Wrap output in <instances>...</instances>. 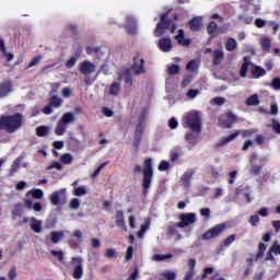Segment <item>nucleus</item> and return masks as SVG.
<instances>
[{
  "label": "nucleus",
  "mask_w": 280,
  "mask_h": 280,
  "mask_svg": "<svg viewBox=\"0 0 280 280\" xmlns=\"http://www.w3.org/2000/svg\"><path fill=\"white\" fill-rule=\"evenodd\" d=\"M23 126V115L15 114L14 116H1L0 117V130H7V132H16Z\"/></svg>",
  "instance_id": "nucleus-1"
},
{
  "label": "nucleus",
  "mask_w": 280,
  "mask_h": 280,
  "mask_svg": "<svg viewBox=\"0 0 280 280\" xmlns=\"http://www.w3.org/2000/svg\"><path fill=\"white\" fill-rule=\"evenodd\" d=\"M182 126L189 128L191 132H200L202 129V117L197 110L188 112L182 119Z\"/></svg>",
  "instance_id": "nucleus-2"
},
{
  "label": "nucleus",
  "mask_w": 280,
  "mask_h": 280,
  "mask_svg": "<svg viewBox=\"0 0 280 280\" xmlns=\"http://www.w3.org/2000/svg\"><path fill=\"white\" fill-rule=\"evenodd\" d=\"M75 121V115L73 113H66L62 115L61 119L57 122V128L55 130L56 135L58 137H62L67 132V126L69 124H73Z\"/></svg>",
  "instance_id": "nucleus-3"
},
{
  "label": "nucleus",
  "mask_w": 280,
  "mask_h": 280,
  "mask_svg": "<svg viewBox=\"0 0 280 280\" xmlns=\"http://www.w3.org/2000/svg\"><path fill=\"white\" fill-rule=\"evenodd\" d=\"M152 176H154V171L152 170V159L144 160L143 164V183L142 187L148 189L152 184Z\"/></svg>",
  "instance_id": "nucleus-4"
},
{
  "label": "nucleus",
  "mask_w": 280,
  "mask_h": 280,
  "mask_svg": "<svg viewBox=\"0 0 280 280\" xmlns=\"http://www.w3.org/2000/svg\"><path fill=\"white\" fill-rule=\"evenodd\" d=\"M255 132H257V130H255V129L237 131L235 133L228 136L226 138H223L219 142V147L222 148V145H226V143H231V141H234V139H237V137H240V135H242L244 138H246V137H250L252 135H255Z\"/></svg>",
  "instance_id": "nucleus-5"
},
{
  "label": "nucleus",
  "mask_w": 280,
  "mask_h": 280,
  "mask_svg": "<svg viewBox=\"0 0 280 280\" xmlns=\"http://www.w3.org/2000/svg\"><path fill=\"white\" fill-rule=\"evenodd\" d=\"M172 25V21H167V14H162L160 18V23L154 31V36H163L165 34V30H167Z\"/></svg>",
  "instance_id": "nucleus-6"
},
{
  "label": "nucleus",
  "mask_w": 280,
  "mask_h": 280,
  "mask_svg": "<svg viewBox=\"0 0 280 280\" xmlns=\"http://www.w3.org/2000/svg\"><path fill=\"white\" fill-rule=\"evenodd\" d=\"M96 69L97 66L90 60H84L79 63V71L82 75H91L92 73H95Z\"/></svg>",
  "instance_id": "nucleus-7"
},
{
  "label": "nucleus",
  "mask_w": 280,
  "mask_h": 280,
  "mask_svg": "<svg viewBox=\"0 0 280 280\" xmlns=\"http://www.w3.org/2000/svg\"><path fill=\"white\" fill-rule=\"evenodd\" d=\"M72 266H74L73 277L74 279H82L84 275V267L82 266V257H72Z\"/></svg>",
  "instance_id": "nucleus-8"
},
{
  "label": "nucleus",
  "mask_w": 280,
  "mask_h": 280,
  "mask_svg": "<svg viewBox=\"0 0 280 280\" xmlns=\"http://www.w3.org/2000/svg\"><path fill=\"white\" fill-rule=\"evenodd\" d=\"M224 229H226V224L224 223L215 225L214 228L208 230L202 237L205 240H213V237H218V235H221Z\"/></svg>",
  "instance_id": "nucleus-9"
},
{
  "label": "nucleus",
  "mask_w": 280,
  "mask_h": 280,
  "mask_svg": "<svg viewBox=\"0 0 280 280\" xmlns=\"http://www.w3.org/2000/svg\"><path fill=\"white\" fill-rule=\"evenodd\" d=\"M179 222L177 223V229H185V226H190L196 222V214L186 213L179 215Z\"/></svg>",
  "instance_id": "nucleus-10"
},
{
  "label": "nucleus",
  "mask_w": 280,
  "mask_h": 280,
  "mask_svg": "<svg viewBox=\"0 0 280 280\" xmlns=\"http://www.w3.org/2000/svg\"><path fill=\"white\" fill-rule=\"evenodd\" d=\"M235 119L236 117L233 114H223L219 118V126L221 128H231L235 124Z\"/></svg>",
  "instance_id": "nucleus-11"
},
{
  "label": "nucleus",
  "mask_w": 280,
  "mask_h": 280,
  "mask_svg": "<svg viewBox=\"0 0 280 280\" xmlns=\"http://www.w3.org/2000/svg\"><path fill=\"white\" fill-rule=\"evenodd\" d=\"M158 47L160 51H163L164 54H170V51L174 49V44L172 43V39L170 37H164L159 39Z\"/></svg>",
  "instance_id": "nucleus-12"
},
{
  "label": "nucleus",
  "mask_w": 280,
  "mask_h": 280,
  "mask_svg": "<svg viewBox=\"0 0 280 280\" xmlns=\"http://www.w3.org/2000/svg\"><path fill=\"white\" fill-rule=\"evenodd\" d=\"M125 28H126L127 34H131V35L137 34V22L135 21V18H132V16L127 18Z\"/></svg>",
  "instance_id": "nucleus-13"
},
{
  "label": "nucleus",
  "mask_w": 280,
  "mask_h": 280,
  "mask_svg": "<svg viewBox=\"0 0 280 280\" xmlns=\"http://www.w3.org/2000/svg\"><path fill=\"white\" fill-rule=\"evenodd\" d=\"M130 69H125L122 71L118 72V82H121V80H125L126 84L128 86H132V78L130 77Z\"/></svg>",
  "instance_id": "nucleus-14"
},
{
  "label": "nucleus",
  "mask_w": 280,
  "mask_h": 280,
  "mask_svg": "<svg viewBox=\"0 0 280 280\" xmlns=\"http://www.w3.org/2000/svg\"><path fill=\"white\" fill-rule=\"evenodd\" d=\"M30 226L34 233H43V221L37 220L36 218H31Z\"/></svg>",
  "instance_id": "nucleus-15"
},
{
  "label": "nucleus",
  "mask_w": 280,
  "mask_h": 280,
  "mask_svg": "<svg viewBox=\"0 0 280 280\" xmlns=\"http://www.w3.org/2000/svg\"><path fill=\"white\" fill-rule=\"evenodd\" d=\"M116 224L124 231H128V226L126 225V219L124 217V211L118 210L116 211Z\"/></svg>",
  "instance_id": "nucleus-16"
},
{
  "label": "nucleus",
  "mask_w": 280,
  "mask_h": 280,
  "mask_svg": "<svg viewBox=\"0 0 280 280\" xmlns=\"http://www.w3.org/2000/svg\"><path fill=\"white\" fill-rule=\"evenodd\" d=\"M175 40H177L178 45H183L184 47H189L191 40L185 38V32L183 30L178 31V34L175 36Z\"/></svg>",
  "instance_id": "nucleus-17"
},
{
  "label": "nucleus",
  "mask_w": 280,
  "mask_h": 280,
  "mask_svg": "<svg viewBox=\"0 0 280 280\" xmlns=\"http://www.w3.org/2000/svg\"><path fill=\"white\" fill-rule=\"evenodd\" d=\"M23 159H25V156L20 155V156H18V158L13 161V163H12V165H11V168H10V174H11V176H14V174H16V172H19V168L21 167V163L23 162Z\"/></svg>",
  "instance_id": "nucleus-18"
},
{
  "label": "nucleus",
  "mask_w": 280,
  "mask_h": 280,
  "mask_svg": "<svg viewBox=\"0 0 280 280\" xmlns=\"http://www.w3.org/2000/svg\"><path fill=\"white\" fill-rule=\"evenodd\" d=\"M12 91V83L10 81L2 82L0 84V97H5L8 93Z\"/></svg>",
  "instance_id": "nucleus-19"
},
{
  "label": "nucleus",
  "mask_w": 280,
  "mask_h": 280,
  "mask_svg": "<svg viewBox=\"0 0 280 280\" xmlns=\"http://www.w3.org/2000/svg\"><path fill=\"white\" fill-rule=\"evenodd\" d=\"M191 178H194V173L191 172H186L182 176V185L185 187V189H189L191 185Z\"/></svg>",
  "instance_id": "nucleus-20"
},
{
  "label": "nucleus",
  "mask_w": 280,
  "mask_h": 280,
  "mask_svg": "<svg viewBox=\"0 0 280 280\" xmlns=\"http://www.w3.org/2000/svg\"><path fill=\"white\" fill-rule=\"evenodd\" d=\"M272 255H280V245L275 243L270 249H269V255L267 256L266 260L270 261L275 259V256Z\"/></svg>",
  "instance_id": "nucleus-21"
},
{
  "label": "nucleus",
  "mask_w": 280,
  "mask_h": 280,
  "mask_svg": "<svg viewBox=\"0 0 280 280\" xmlns=\"http://www.w3.org/2000/svg\"><path fill=\"white\" fill-rule=\"evenodd\" d=\"M202 25V18H194L190 22H189V27L192 32H198V30H200Z\"/></svg>",
  "instance_id": "nucleus-22"
},
{
  "label": "nucleus",
  "mask_w": 280,
  "mask_h": 280,
  "mask_svg": "<svg viewBox=\"0 0 280 280\" xmlns=\"http://www.w3.org/2000/svg\"><path fill=\"white\" fill-rule=\"evenodd\" d=\"M222 60H224V50H214L213 51V65H221Z\"/></svg>",
  "instance_id": "nucleus-23"
},
{
  "label": "nucleus",
  "mask_w": 280,
  "mask_h": 280,
  "mask_svg": "<svg viewBox=\"0 0 280 280\" xmlns=\"http://www.w3.org/2000/svg\"><path fill=\"white\" fill-rule=\"evenodd\" d=\"M260 46L264 51H270V48L272 47V42L270 38L262 36L260 37Z\"/></svg>",
  "instance_id": "nucleus-24"
},
{
  "label": "nucleus",
  "mask_w": 280,
  "mask_h": 280,
  "mask_svg": "<svg viewBox=\"0 0 280 280\" xmlns=\"http://www.w3.org/2000/svg\"><path fill=\"white\" fill-rule=\"evenodd\" d=\"M178 226L177 225H170L167 228V233L168 235H172L174 236L175 235V240L178 241V240H183V235H180V233H178Z\"/></svg>",
  "instance_id": "nucleus-25"
},
{
  "label": "nucleus",
  "mask_w": 280,
  "mask_h": 280,
  "mask_svg": "<svg viewBox=\"0 0 280 280\" xmlns=\"http://www.w3.org/2000/svg\"><path fill=\"white\" fill-rule=\"evenodd\" d=\"M152 222V219L145 218L144 223L141 225L140 231L138 232V237H143V233L150 229V224Z\"/></svg>",
  "instance_id": "nucleus-26"
},
{
  "label": "nucleus",
  "mask_w": 280,
  "mask_h": 280,
  "mask_svg": "<svg viewBox=\"0 0 280 280\" xmlns=\"http://www.w3.org/2000/svg\"><path fill=\"white\" fill-rule=\"evenodd\" d=\"M225 49L226 51H235V49H237V40H235V38H228Z\"/></svg>",
  "instance_id": "nucleus-27"
},
{
  "label": "nucleus",
  "mask_w": 280,
  "mask_h": 280,
  "mask_svg": "<svg viewBox=\"0 0 280 280\" xmlns=\"http://www.w3.org/2000/svg\"><path fill=\"white\" fill-rule=\"evenodd\" d=\"M266 248H268V245H266L264 243H259L258 253L256 254L255 259H254L255 261L264 258V253H266Z\"/></svg>",
  "instance_id": "nucleus-28"
},
{
  "label": "nucleus",
  "mask_w": 280,
  "mask_h": 280,
  "mask_svg": "<svg viewBox=\"0 0 280 280\" xmlns=\"http://www.w3.org/2000/svg\"><path fill=\"white\" fill-rule=\"evenodd\" d=\"M63 237H65L63 232H51L50 233V241L52 242V244H58V242H60V240H62Z\"/></svg>",
  "instance_id": "nucleus-29"
},
{
  "label": "nucleus",
  "mask_w": 280,
  "mask_h": 280,
  "mask_svg": "<svg viewBox=\"0 0 280 280\" xmlns=\"http://www.w3.org/2000/svg\"><path fill=\"white\" fill-rule=\"evenodd\" d=\"M172 257H174V255L172 254H155L152 256V261H165V259H172Z\"/></svg>",
  "instance_id": "nucleus-30"
},
{
  "label": "nucleus",
  "mask_w": 280,
  "mask_h": 280,
  "mask_svg": "<svg viewBox=\"0 0 280 280\" xmlns=\"http://www.w3.org/2000/svg\"><path fill=\"white\" fill-rule=\"evenodd\" d=\"M248 67H250V59L248 57L244 58V63L241 68V78H246V72L248 71Z\"/></svg>",
  "instance_id": "nucleus-31"
},
{
  "label": "nucleus",
  "mask_w": 280,
  "mask_h": 280,
  "mask_svg": "<svg viewBox=\"0 0 280 280\" xmlns=\"http://www.w3.org/2000/svg\"><path fill=\"white\" fill-rule=\"evenodd\" d=\"M245 103L247 106H259V96L257 94H254L249 96Z\"/></svg>",
  "instance_id": "nucleus-32"
},
{
  "label": "nucleus",
  "mask_w": 280,
  "mask_h": 280,
  "mask_svg": "<svg viewBox=\"0 0 280 280\" xmlns=\"http://www.w3.org/2000/svg\"><path fill=\"white\" fill-rule=\"evenodd\" d=\"M170 159H171V162H172V163H176V161H179V159H180V149L174 148V149L171 151Z\"/></svg>",
  "instance_id": "nucleus-33"
},
{
  "label": "nucleus",
  "mask_w": 280,
  "mask_h": 280,
  "mask_svg": "<svg viewBox=\"0 0 280 280\" xmlns=\"http://www.w3.org/2000/svg\"><path fill=\"white\" fill-rule=\"evenodd\" d=\"M60 161L65 165H71L73 163V155L71 153H65L61 155Z\"/></svg>",
  "instance_id": "nucleus-34"
},
{
  "label": "nucleus",
  "mask_w": 280,
  "mask_h": 280,
  "mask_svg": "<svg viewBox=\"0 0 280 280\" xmlns=\"http://www.w3.org/2000/svg\"><path fill=\"white\" fill-rule=\"evenodd\" d=\"M266 75V70H264V68L256 66L253 70V78L257 79V78H261Z\"/></svg>",
  "instance_id": "nucleus-35"
},
{
  "label": "nucleus",
  "mask_w": 280,
  "mask_h": 280,
  "mask_svg": "<svg viewBox=\"0 0 280 280\" xmlns=\"http://www.w3.org/2000/svg\"><path fill=\"white\" fill-rule=\"evenodd\" d=\"M86 194H89V188H86V186H80L73 190L74 196H86Z\"/></svg>",
  "instance_id": "nucleus-36"
},
{
  "label": "nucleus",
  "mask_w": 280,
  "mask_h": 280,
  "mask_svg": "<svg viewBox=\"0 0 280 280\" xmlns=\"http://www.w3.org/2000/svg\"><path fill=\"white\" fill-rule=\"evenodd\" d=\"M161 276L166 280H176V271L165 270L161 273Z\"/></svg>",
  "instance_id": "nucleus-37"
},
{
  "label": "nucleus",
  "mask_w": 280,
  "mask_h": 280,
  "mask_svg": "<svg viewBox=\"0 0 280 280\" xmlns=\"http://www.w3.org/2000/svg\"><path fill=\"white\" fill-rule=\"evenodd\" d=\"M104 257H106L107 259H117V249L107 248L105 250Z\"/></svg>",
  "instance_id": "nucleus-38"
},
{
  "label": "nucleus",
  "mask_w": 280,
  "mask_h": 280,
  "mask_svg": "<svg viewBox=\"0 0 280 280\" xmlns=\"http://www.w3.org/2000/svg\"><path fill=\"white\" fill-rule=\"evenodd\" d=\"M50 106H54L55 108H60V106H62V98L58 96H51Z\"/></svg>",
  "instance_id": "nucleus-39"
},
{
  "label": "nucleus",
  "mask_w": 280,
  "mask_h": 280,
  "mask_svg": "<svg viewBox=\"0 0 280 280\" xmlns=\"http://www.w3.org/2000/svg\"><path fill=\"white\" fill-rule=\"evenodd\" d=\"M121 89V83L119 82H114L112 85H110V89H109V93L110 95H117L119 93Z\"/></svg>",
  "instance_id": "nucleus-40"
},
{
  "label": "nucleus",
  "mask_w": 280,
  "mask_h": 280,
  "mask_svg": "<svg viewBox=\"0 0 280 280\" xmlns=\"http://www.w3.org/2000/svg\"><path fill=\"white\" fill-rule=\"evenodd\" d=\"M133 71L136 75H141V73H145V70L143 69V59L140 60V65L133 66Z\"/></svg>",
  "instance_id": "nucleus-41"
},
{
  "label": "nucleus",
  "mask_w": 280,
  "mask_h": 280,
  "mask_svg": "<svg viewBox=\"0 0 280 280\" xmlns=\"http://www.w3.org/2000/svg\"><path fill=\"white\" fill-rule=\"evenodd\" d=\"M180 67L178 65H171L168 66L167 73L168 75H176V73H179Z\"/></svg>",
  "instance_id": "nucleus-42"
},
{
  "label": "nucleus",
  "mask_w": 280,
  "mask_h": 280,
  "mask_svg": "<svg viewBox=\"0 0 280 280\" xmlns=\"http://www.w3.org/2000/svg\"><path fill=\"white\" fill-rule=\"evenodd\" d=\"M186 69H187V71H191L192 73H196L198 71V61L191 60L187 65Z\"/></svg>",
  "instance_id": "nucleus-43"
},
{
  "label": "nucleus",
  "mask_w": 280,
  "mask_h": 280,
  "mask_svg": "<svg viewBox=\"0 0 280 280\" xmlns=\"http://www.w3.org/2000/svg\"><path fill=\"white\" fill-rule=\"evenodd\" d=\"M141 135H143V125L139 124L136 129V140L138 141V143L139 141H141Z\"/></svg>",
  "instance_id": "nucleus-44"
},
{
  "label": "nucleus",
  "mask_w": 280,
  "mask_h": 280,
  "mask_svg": "<svg viewBox=\"0 0 280 280\" xmlns=\"http://www.w3.org/2000/svg\"><path fill=\"white\" fill-rule=\"evenodd\" d=\"M170 167H171V165H170V162H167V161H162L160 163V165L158 166L160 172H167V170H170Z\"/></svg>",
  "instance_id": "nucleus-45"
},
{
  "label": "nucleus",
  "mask_w": 280,
  "mask_h": 280,
  "mask_svg": "<svg viewBox=\"0 0 280 280\" xmlns=\"http://www.w3.org/2000/svg\"><path fill=\"white\" fill-rule=\"evenodd\" d=\"M50 200L54 205H60V191H56L50 196Z\"/></svg>",
  "instance_id": "nucleus-46"
},
{
  "label": "nucleus",
  "mask_w": 280,
  "mask_h": 280,
  "mask_svg": "<svg viewBox=\"0 0 280 280\" xmlns=\"http://www.w3.org/2000/svg\"><path fill=\"white\" fill-rule=\"evenodd\" d=\"M226 103V98L224 97H214L212 101H210V104H217V106H222V104Z\"/></svg>",
  "instance_id": "nucleus-47"
},
{
  "label": "nucleus",
  "mask_w": 280,
  "mask_h": 280,
  "mask_svg": "<svg viewBox=\"0 0 280 280\" xmlns=\"http://www.w3.org/2000/svg\"><path fill=\"white\" fill-rule=\"evenodd\" d=\"M247 3L254 12H259V10H261V5L260 4H255V1H253V0H247Z\"/></svg>",
  "instance_id": "nucleus-48"
},
{
  "label": "nucleus",
  "mask_w": 280,
  "mask_h": 280,
  "mask_svg": "<svg viewBox=\"0 0 280 280\" xmlns=\"http://www.w3.org/2000/svg\"><path fill=\"white\" fill-rule=\"evenodd\" d=\"M199 132H194V131L192 133L191 132L186 133V137H185L186 141H188V143H192V141H196V135Z\"/></svg>",
  "instance_id": "nucleus-49"
},
{
  "label": "nucleus",
  "mask_w": 280,
  "mask_h": 280,
  "mask_svg": "<svg viewBox=\"0 0 280 280\" xmlns=\"http://www.w3.org/2000/svg\"><path fill=\"white\" fill-rule=\"evenodd\" d=\"M188 272H196V259L188 260Z\"/></svg>",
  "instance_id": "nucleus-50"
},
{
  "label": "nucleus",
  "mask_w": 280,
  "mask_h": 280,
  "mask_svg": "<svg viewBox=\"0 0 280 280\" xmlns=\"http://www.w3.org/2000/svg\"><path fill=\"white\" fill-rule=\"evenodd\" d=\"M8 277H9L10 280L16 279L18 273H16V267L15 266L11 267V269L9 270Z\"/></svg>",
  "instance_id": "nucleus-51"
},
{
  "label": "nucleus",
  "mask_w": 280,
  "mask_h": 280,
  "mask_svg": "<svg viewBox=\"0 0 280 280\" xmlns=\"http://www.w3.org/2000/svg\"><path fill=\"white\" fill-rule=\"evenodd\" d=\"M81 201L78 198H74L70 201V209H80Z\"/></svg>",
  "instance_id": "nucleus-52"
},
{
  "label": "nucleus",
  "mask_w": 280,
  "mask_h": 280,
  "mask_svg": "<svg viewBox=\"0 0 280 280\" xmlns=\"http://www.w3.org/2000/svg\"><path fill=\"white\" fill-rule=\"evenodd\" d=\"M168 126L171 130H176L178 128V120L176 118H171L168 120Z\"/></svg>",
  "instance_id": "nucleus-53"
},
{
  "label": "nucleus",
  "mask_w": 280,
  "mask_h": 280,
  "mask_svg": "<svg viewBox=\"0 0 280 280\" xmlns=\"http://www.w3.org/2000/svg\"><path fill=\"white\" fill-rule=\"evenodd\" d=\"M45 192H43L42 189L33 190V198H35L36 200H40V198H43Z\"/></svg>",
  "instance_id": "nucleus-54"
},
{
  "label": "nucleus",
  "mask_w": 280,
  "mask_h": 280,
  "mask_svg": "<svg viewBox=\"0 0 280 280\" xmlns=\"http://www.w3.org/2000/svg\"><path fill=\"white\" fill-rule=\"evenodd\" d=\"M215 30H218V24L210 22L208 25V34H215Z\"/></svg>",
  "instance_id": "nucleus-55"
},
{
  "label": "nucleus",
  "mask_w": 280,
  "mask_h": 280,
  "mask_svg": "<svg viewBox=\"0 0 280 280\" xmlns=\"http://www.w3.org/2000/svg\"><path fill=\"white\" fill-rule=\"evenodd\" d=\"M75 62H78V58L71 57L66 63L67 69L75 67Z\"/></svg>",
  "instance_id": "nucleus-56"
},
{
  "label": "nucleus",
  "mask_w": 280,
  "mask_h": 280,
  "mask_svg": "<svg viewBox=\"0 0 280 280\" xmlns=\"http://www.w3.org/2000/svg\"><path fill=\"white\" fill-rule=\"evenodd\" d=\"M249 223L252 224V226H257V224H259V215L258 214H254L249 218Z\"/></svg>",
  "instance_id": "nucleus-57"
},
{
  "label": "nucleus",
  "mask_w": 280,
  "mask_h": 280,
  "mask_svg": "<svg viewBox=\"0 0 280 280\" xmlns=\"http://www.w3.org/2000/svg\"><path fill=\"white\" fill-rule=\"evenodd\" d=\"M271 86L275 89V91H280V79L276 78L271 82Z\"/></svg>",
  "instance_id": "nucleus-58"
},
{
  "label": "nucleus",
  "mask_w": 280,
  "mask_h": 280,
  "mask_svg": "<svg viewBox=\"0 0 280 280\" xmlns=\"http://www.w3.org/2000/svg\"><path fill=\"white\" fill-rule=\"evenodd\" d=\"M234 240H236L235 234L230 235L225 241H224V246H231L234 242Z\"/></svg>",
  "instance_id": "nucleus-59"
},
{
  "label": "nucleus",
  "mask_w": 280,
  "mask_h": 280,
  "mask_svg": "<svg viewBox=\"0 0 280 280\" xmlns=\"http://www.w3.org/2000/svg\"><path fill=\"white\" fill-rule=\"evenodd\" d=\"M199 93L200 91L198 90H189L187 92V97H189V100H194Z\"/></svg>",
  "instance_id": "nucleus-60"
},
{
  "label": "nucleus",
  "mask_w": 280,
  "mask_h": 280,
  "mask_svg": "<svg viewBox=\"0 0 280 280\" xmlns=\"http://www.w3.org/2000/svg\"><path fill=\"white\" fill-rule=\"evenodd\" d=\"M45 135H47V127H38L37 137H45Z\"/></svg>",
  "instance_id": "nucleus-61"
},
{
  "label": "nucleus",
  "mask_w": 280,
  "mask_h": 280,
  "mask_svg": "<svg viewBox=\"0 0 280 280\" xmlns=\"http://www.w3.org/2000/svg\"><path fill=\"white\" fill-rule=\"evenodd\" d=\"M271 128L277 132V135H280V124L277 120L272 121Z\"/></svg>",
  "instance_id": "nucleus-62"
},
{
  "label": "nucleus",
  "mask_w": 280,
  "mask_h": 280,
  "mask_svg": "<svg viewBox=\"0 0 280 280\" xmlns=\"http://www.w3.org/2000/svg\"><path fill=\"white\" fill-rule=\"evenodd\" d=\"M194 277H196V271H186L184 280H194Z\"/></svg>",
  "instance_id": "nucleus-63"
},
{
  "label": "nucleus",
  "mask_w": 280,
  "mask_h": 280,
  "mask_svg": "<svg viewBox=\"0 0 280 280\" xmlns=\"http://www.w3.org/2000/svg\"><path fill=\"white\" fill-rule=\"evenodd\" d=\"M255 25H256V27H259V28H261V27H266V22L262 20V19H256V21H255Z\"/></svg>",
  "instance_id": "nucleus-64"
}]
</instances>
